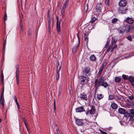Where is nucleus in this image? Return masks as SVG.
Returning a JSON list of instances; mask_svg holds the SVG:
<instances>
[{
	"label": "nucleus",
	"instance_id": "nucleus-63",
	"mask_svg": "<svg viewBox=\"0 0 134 134\" xmlns=\"http://www.w3.org/2000/svg\"><path fill=\"white\" fill-rule=\"evenodd\" d=\"M114 49L113 48H111V49L110 50V51L111 52H112L114 51Z\"/></svg>",
	"mask_w": 134,
	"mask_h": 134
},
{
	"label": "nucleus",
	"instance_id": "nucleus-61",
	"mask_svg": "<svg viewBox=\"0 0 134 134\" xmlns=\"http://www.w3.org/2000/svg\"><path fill=\"white\" fill-rule=\"evenodd\" d=\"M23 120L24 123L25 122H27V121L26 120L25 118H23Z\"/></svg>",
	"mask_w": 134,
	"mask_h": 134
},
{
	"label": "nucleus",
	"instance_id": "nucleus-43",
	"mask_svg": "<svg viewBox=\"0 0 134 134\" xmlns=\"http://www.w3.org/2000/svg\"><path fill=\"white\" fill-rule=\"evenodd\" d=\"M128 97L129 99L131 100H132L134 98L133 96V94L131 95L130 96H129Z\"/></svg>",
	"mask_w": 134,
	"mask_h": 134
},
{
	"label": "nucleus",
	"instance_id": "nucleus-31",
	"mask_svg": "<svg viewBox=\"0 0 134 134\" xmlns=\"http://www.w3.org/2000/svg\"><path fill=\"white\" fill-rule=\"evenodd\" d=\"M130 115V116H131L132 117H134V109H131Z\"/></svg>",
	"mask_w": 134,
	"mask_h": 134
},
{
	"label": "nucleus",
	"instance_id": "nucleus-42",
	"mask_svg": "<svg viewBox=\"0 0 134 134\" xmlns=\"http://www.w3.org/2000/svg\"><path fill=\"white\" fill-rule=\"evenodd\" d=\"M126 38L129 40H130V41H132V36L131 35H129Z\"/></svg>",
	"mask_w": 134,
	"mask_h": 134
},
{
	"label": "nucleus",
	"instance_id": "nucleus-35",
	"mask_svg": "<svg viewBox=\"0 0 134 134\" xmlns=\"http://www.w3.org/2000/svg\"><path fill=\"white\" fill-rule=\"evenodd\" d=\"M115 96L112 95H110L109 96V99L110 100H111L114 98Z\"/></svg>",
	"mask_w": 134,
	"mask_h": 134
},
{
	"label": "nucleus",
	"instance_id": "nucleus-25",
	"mask_svg": "<svg viewBox=\"0 0 134 134\" xmlns=\"http://www.w3.org/2000/svg\"><path fill=\"white\" fill-rule=\"evenodd\" d=\"M129 122L130 124L132 126H134V119L132 118L130 119V120L129 121Z\"/></svg>",
	"mask_w": 134,
	"mask_h": 134
},
{
	"label": "nucleus",
	"instance_id": "nucleus-14",
	"mask_svg": "<svg viewBox=\"0 0 134 134\" xmlns=\"http://www.w3.org/2000/svg\"><path fill=\"white\" fill-rule=\"evenodd\" d=\"M126 22L129 24H132L134 22V20L132 18L127 17L125 20Z\"/></svg>",
	"mask_w": 134,
	"mask_h": 134
},
{
	"label": "nucleus",
	"instance_id": "nucleus-41",
	"mask_svg": "<svg viewBox=\"0 0 134 134\" xmlns=\"http://www.w3.org/2000/svg\"><path fill=\"white\" fill-rule=\"evenodd\" d=\"M88 3H87L86 5V8H85L84 10V12H85V13H86L88 11Z\"/></svg>",
	"mask_w": 134,
	"mask_h": 134
},
{
	"label": "nucleus",
	"instance_id": "nucleus-24",
	"mask_svg": "<svg viewBox=\"0 0 134 134\" xmlns=\"http://www.w3.org/2000/svg\"><path fill=\"white\" fill-rule=\"evenodd\" d=\"M89 58L91 60L93 61H95L96 59L95 55L94 54L91 55Z\"/></svg>",
	"mask_w": 134,
	"mask_h": 134
},
{
	"label": "nucleus",
	"instance_id": "nucleus-40",
	"mask_svg": "<svg viewBox=\"0 0 134 134\" xmlns=\"http://www.w3.org/2000/svg\"><path fill=\"white\" fill-rule=\"evenodd\" d=\"M54 111L53 112L55 113L56 111V102H54L53 104Z\"/></svg>",
	"mask_w": 134,
	"mask_h": 134
},
{
	"label": "nucleus",
	"instance_id": "nucleus-4",
	"mask_svg": "<svg viewBox=\"0 0 134 134\" xmlns=\"http://www.w3.org/2000/svg\"><path fill=\"white\" fill-rule=\"evenodd\" d=\"M118 9V12L122 14H126L127 11V7L125 6L119 7Z\"/></svg>",
	"mask_w": 134,
	"mask_h": 134
},
{
	"label": "nucleus",
	"instance_id": "nucleus-19",
	"mask_svg": "<svg viewBox=\"0 0 134 134\" xmlns=\"http://www.w3.org/2000/svg\"><path fill=\"white\" fill-rule=\"evenodd\" d=\"M79 43L78 45L75 46L72 49V51L73 53H75L78 50L79 47Z\"/></svg>",
	"mask_w": 134,
	"mask_h": 134
},
{
	"label": "nucleus",
	"instance_id": "nucleus-33",
	"mask_svg": "<svg viewBox=\"0 0 134 134\" xmlns=\"http://www.w3.org/2000/svg\"><path fill=\"white\" fill-rule=\"evenodd\" d=\"M122 78L125 80H126L128 79V76L125 75L123 74L122 76Z\"/></svg>",
	"mask_w": 134,
	"mask_h": 134
},
{
	"label": "nucleus",
	"instance_id": "nucleus-64",
	"mask_svg": "<svg viewBox=\"0 0 134 134\" xmlns=\"http://www.w3.org/2000/svg\"><path fill=\"white\" fill-rule=\"evenodd\" d=\"M131 36H132V38H134V33L131 35Z\"/></svg>",
	"mask_w": 134,
	"mask_h": 134
},
{
	"label": "nucleus",
	"instance_id": "nucleus-10",
	"mask_svg": "<svg viewBox=\"0 0 134 134\" xmlns=\"http://www.w3.org/2000/svg\"><path fill=\"white\" fill-rule=\"evenodd\" d=\"M96 110L95 107L94 105H92L91 109L89 110L90 114L91 115H94L96 114Z\"/></svg>",
	"mask_w": 134,
	"mask_h": 134
},
{
	"label": "nucleus",
	"instance_id": "nucleus-37",
	"mask_svg": "<svg viewBox=\"0 0 134 134\" xmlns=\"http://www.w3.org/2000/svg\"><path fill=\"white\" fill-rule=\"evenodd\" d=\"M31 30L30 29H29L28 30L27 32V35L28 36L30 37V36L31 35Z\"/></svg>",
	"mask_w": 134,
	"mask_h": 134
},
{
	"label": "nucleus",
	"instance_id": "nucleus-32",
	"mask_svg": "<svg viewBox=\"0 0 134 134\" xmlns=\"http://www.w3.org/2000/svg\"><path fill=\"white\" fill-rule=\"evenodd\" d=\"M103 66L101 67L99 69V71L98 72V76H100V74H101L102 72V71L103 70Z\"/></svg>",
	"mask_w": 134,
	"mask_h": 134
},
{
	"label": "nucleus",
	"instance_id": "nucleus-18",
	"mask_svg": "<svg viewBox=\"0 0 134 134\" xmlns=\"http://www.w3.org/2000/svg\"><path fill=\"white\" fill-rule=\"evenodd\" d=\"M69 3V0H66L62 9L65 10Z\"/></svg>",
	"mask_w": 134,
	"mask_h": 134
},
{
	"label": "nucleus",
	"instance_id": "nucleus-48",
	"mask_svg": "<svg viewBox=\"0 0 134 134\" xmlns=\"http://www.w3.org/2000/svg\"><path fill=\"white\" fill-rule=\"evenodd\" d=\"M56 79L58 80L59 79V73H57L56 75Z\"/></svg>",
	"mask_w": 134,
	"mask_h": 134
},
{
	"label": "nucleus",
	"instance_id": "nucleus-49",
	"mask_svg": "<svg viewBox=\"0 0 134 134\" xmlns=\"http://www.w3.org/2000/svg\"><path fill=\"white\" fill-rule=\"evenodd\" d=\"M111 49V47H110V46H109L108 49L107 50L106 52H109L110 51Z\"/></svg>",
	"mask_w": 134,
	"mask_h": 134
},
{
	"label": "nucleus",
	"instance_id": "nucleus-59",
	"mask_svg": "<svg viewBox=\"0 0 134 134\" xmlns=\"http://www.w3.org/2000/svg\"><path fill=\"white\" fill-rule=\"evenodd\" d=\"M57 23H60L61 20H60V21L59 22V21H58L59 18H58V17H57Z\"/></svg>",
	"mask_w": 134,
	"mask_h": 134
},
{
	"label": "nucleus",
	"instance_id": "nucleus-8",
	"mask_svg": "<svg viewBox=\"0 0 134 134\" xmlns=\"http://www.w3.org/2000/svg\"><path fill=\"white\" fill-rule=\"evenodd\" d=\"M91 69L89 66L85 67L83 71V75L86 76V74H88L90 70Z\"/></svg>",
	"mask_w": 134,
	"mask_h": 134
},
{
	"label": "nucleus",
	"instance_id": "nucleus-9",
	"mask_svg": "<svg viewBox=\"0 0 134 134\" xmlns=\"http://www.w3.org/2000/svg\"><path fill=\"white\" fill-rule=\"evenodd\" d=\"M103 8V5L101 3H98L96 7V10L97 12H101Z\"/></svg>",
	"mask_w": 134,
	"mask_h": 134
},
{
	"label": "nucleus",
	"instance_id": "nucleus-1",
	"mask_svg": "<svg viewBox=\"0 0 134 134\" xmlns=\"http://www.w3.org/2000/svg\"><path fill=\"white\" fill-rule=\"evenodd\" d=\"M94 84V87L95 88V93L100 86H103L105 88H107L109 86V84L107 82H104L102 77H101L98 80L97 79H96L95 80Z\"/></svg>",
	"mask_w": 134,
	"mask_h": 134
},
{
	"label": "nucleus",
	"instance_id": "nucleus-62",
	"mask_svg": "<svg viewBox=\"0 0 134 134\" xmlns=\"http://www.w3.org/2000/svg\"><path fill=\"white\" fill-rule=\"evenodd\" d=\"M60 70V69H59L58 68V69H57V73H59V71Z\"/></svg>",
	"mask_w": 134,
	"mask_h": 134
},
{
	"label": "nucleus",
	"instance_id": "nucleus-26",
	"mask_svg": "<svg viewBox=\"0 0 134 134\" xmlns=\"http://www.w3.org/2000/svg\"><path fill=\"white\" fill-rule=\"evenodd\" d=\"M104 97V96L102 94H100L97 95V98L98 100H100L102 99Z\"/></svg>",
	"mask_w": 134,
	"mask_h": 134
},
{
	"label": "nucleus",
	"instance_id": "nucleus-7",
	"mask_svg": "<svg viewBox=\"0 0 134 134\" xmlns=\"http://www.w3.org/2000/svg\"><path fill=\"white\" fill-rule=\"evenodd\" d=\"M78 97L81 100H84L86 101L88 99L87 94H85L84 93H81Z\"/></svg>",
	"mask_w": 134,
	"mask_h": 134
},
{
	"label": "nucleus",
	"instance_id": "nucleus-47",
	"mask_svg": "<svg viewBox=\"0 0 134 134\" xmlns=\"http://www.w3.org/2000/svg\"><path fill=\"white\" fill-rule=\"evenodd\" d=\"M108 63V62L107 61L105 60L103 63V64L102 67H103V68H104V66H106Z\"/></svg>",
	"mask_w": 134,
	"mask_h": 134
},
{
	"label": "nucleus",
	"instance_id": "nucleus-5",
	"mask_svg": "<svg viewBox=\"0 0 134 134\" xmlns=\"http://www.w3.org/2000/svg\"><path fill=\"white\" fill-rule=\"evenodd\" d=\"M16 81L17 84L18 85L19 84V66L18 65L16 66Z\"/></svg>",
	"mask_w": 134,
	"mask_h": 134
},
{
	"label": "nucleus",
	"instance_id": "nucleus-28",
	"mask_svg": "<svg viewBox=\"0 0 134 134\" xmlns=\"http://www.w3.org/2000/svg\"><path fill=\"white\" fill-rule=\"evenodd\" d=\"M121 80V78L118 77H116L115 78V81L116 82H120Z\"/></svg>",
	"mask_w": 134,
	"mask_h": 134
},
{
	"label": "nucleus",
	"instance_id": "nucleus-17",
	"mask_svg": "<svg viewBox=\"0 0 134 134\" xmlns=\"http://www.w3.org/2000/svg\"><path fill=\"white\" fill-rule=\"evenodd\" d=\"M126 26H124L122 28L119 29H118V31L120 34H123L126 31Z\"/></svg>",
	"mask_w": 134,
	"mask_h": 134
},
{
	"label": "nucleus",
	"instance_id": "nucleus-36",
	"mask_svg": "<svg viewBox=\"0 0 134 134\" xmlns=\"http://www.w3.org/2000/svg\"><path fill=\"white\" fill-rule=\"evenodd\" d=\"M97 20V19L95 17H93L92 19H91V21H90V22L93 23L96 20Z\"/></svg>",
	"mask_w": 134,
	"mask_h": 134
},
{
	"label": "nucleus",
	"instance_id": "nucleus-15",
	"mask_svg": "<svg viewBox=\"0 0 134 134\" xmlns=\"http://www.w3.org/2000/svg\"><path fill=\"white\" fill-rule=\"evenodd\" d=\"M118 111L121 114H125L127 113L125 109L122 108H119L118 109Z\"/></svg>",
	"mask_w": 134,
	"mask_h": 134
},
{
	"label": "nucleus",
	"instance_id": "nucleus-11",
	"mask_svg": "<svg viewBox=\"0 0 134 134\" xmlns=\"http://www.w3.org/2000/svg\"><path fill=\"white\" fill-rule=\"evenodd\" d=\"M75 111L76 113H81L85 111V109L83 106L78 107L75 108Z\"/></svg>",
	"mask_w": 134,
	"mask_h": 134
},
{
	"label": "nucleus",
	"instance_id": "nucleus-54",
	"mask_svg": "<svg viewBox=\"0 0 134 134\" xmlns=\"http://www.w3.org/2000/svg\"><path fill=\"white\" fill-rule=\"evenodd\" d=\"M13 99H14V100L15 102H17L18 100L17 99V98L15 95H14L13 96Z\"/></svg>",
	"mask_w": 134,
	"mask_h": 134
},
{
	"label": "nucleus",
	"instance_id": "nucleus-53",
	"mask_svg": "<svg viewBox=\"0 0 134 134\" xmlns=\"http://www.w3.org/2000/svg\"><path fill=\"white\" fill-rule=\"evenodd\" d=\"M85 113L87 115L90 114V111L89 110H86L85 111Z\"/></svg>",
	"mask_w": 134,
	"mask_h": 134
},
{
	"label": "nucleus",
	"instance_id": "nucleus-45",
	"mask_svg": "<svg viewBox=\"0 0 134 134\" xmlns=\"http://www.w3.org/2000/svg\"><path fill=\"white\" fill-rule=\"evenodd\" d=\"M20 27L21 31H24V28L23 27L22 25V23H21V21H20Z\"/></svg>",
	"mask_w": 134,
	"mask_h": 134
},
{
	"label": "nucleus",
	"instance_id": "nucleus-13",
	"mask_svg": "<svg viewBox=\"0 0 134 134\" xmlns=\"http://www.w3.org/2000/svg\"><path fill=\"white\" fill-rule=\"evenodd\" d=\"M116 41L114 39H112V40L111 44L109 46L111 48H113L114 49H116L117 47V45L116 43Z\"/></svg>",
	"mask_w": 134,
	"mask_h": 134
},
{
	"label": "nucleus",
	"instance_id": "nucleus-46",
	"mask_svg": "<svg viewBox=\"0 0 134 134\" xmlns=\"http://www.w3.org/2000/svg\"><path fill=\"white\" fill-rule=\"evenodd\" d=\"M7 14L6 13H4V21H6L7 20Z\"/></svg>",
	"mask_w": 134,
	"mask_h": 134
},
{
	"label": "nucleus",
	"instance_id": "nucleus-55",
	"mask_svg": "<svg viewBox=\"0 0 134 134\" xmlns=\"http://www.w3.org/2000/svg\"><path fill=\"white\" fill-rule=\"evenodd\" d=\"M4 92H2L1 94V96L0 98H4Z\"/></svg>",
	"mask_w": 134,
	"mask_h": 134
},
{
	"label": "nucleus",
	"instance_id": "nucleus-38",
	"mask_svg": "<svg viewBox=\"0 0 134 134\" xmlns=\"http://www.w3.org/2000/svg\"><path fill=\"white\" fill-rule=\"evenodd\" d=\"M65 10L62 9L61 10V14L63 17L64 16L65 12Z\"/></svg>",
	"mask_w": 134,
	"mask_h": 134
},
{
	"label": "nucleus",
	"instance_id": "nucleus-20",
	"mask_svg": "<svg viewBox=\"0 0 134 134\" xmlns=\"http://www.w3.org/2000/svg\"><path fill=\"white\" fill-rule=\"evenodd\" d=\"M6 42V40L4 39V38L3 39V46L2 50V52L3 53H4L5 52V47Z\"/></svg>",
	"mask_w": 134,
	"mask_h": 134
},
{
	"label": "nucleus",
	"instance_id": "nucleus-23",
	"mask_svg": "<svg viewBox=\"0 0 134 134\" xmlns=\"http://www.w3.org/2000/svg\"><path fill=\"white\" fill-rule=\"evenodd\" d=\"M111 108L113 109H115L118 108V105L115 103H112L111 105Z\"/></svg>",
	"mask_w": 134,
	"mask_h": 134
},
{
	"label": "nucleus",
	"instance_id": "nucleus-16",
	"mask_svg": "<svg viewBox=\"0 0 134 134\" xmlns=\"http://www.w3.org/2000/svg\"><path fill=\"white\" fill-rule=\"evenodd\" d=\"M60 24V23H58L56 24L57 30L59 34H60L61 33Z\"/></svg>",
	"mask_w": 134,
	"mask_h": 134
},
{
	"label": "nucleus",
	"instance_id": "nucleus-57",
	"mask_svg": "<svg viewBox=\"0 0 134 134\" xmlns=\"http://www.w3.org/2000/svg\"><path fill=\"white\" fill-rule=\"evenodd\" d=\"M122 98L120 97H117V99H116V100H121Z\"/></svg>",
	"mask_w": 134,
	"mask_h": 134
},
{
	"label": "nucleus",
	"instance_id": "nucleus-58",
	"mask_svg": "<svg viewBox=\"0 0 134 134\" xmlns=\"http://www.w3.org/2000/svg\"><path fill=\"white\" fill-rule=\"evenodd\" d=\"M56 131L57 132V133L58 134H59V133L58 132H59V130L58 129V128L57 126V127L56 128Z\"/></svg>",
	"mask_w": 134,
	"mask_h": 134
},
{
	"label": "nucleus",
	"instance_id": "nucleus-44",
	"mask_svg": "<svg viewBox=\"0 0 134 134\" xmlns=\"http://www.w3.org/2000/svg\"><path fill=\"white\" fill-rule=\"evenodd\" d=\"M19 17L20 19V21H21V23H22V20L23 18V14L21 12L19 14Z\"/></svg>",
	"mask_w": 134,
	"mask_h": 134
},
{
	"label": "nucleus",
	"instance_id": "nucleus-51",
	"mask_svg": "<svg viewBox=\"0 0 134 134\" xmlns=\"http://www.w3.org/2000/svg\"><path fill=\"white\" fill-rule=\"evenodd\" d=\"M79 34H80V32H79L77 35V37H78V39H79V43H80V37H79Z\"/></svg>",
	"mask_w": 134,
	"mask_h": 134
},
{
	"label": "nucleus",
	"instance_id": "nucleus-12",
	"mask_svg": "<svg viewBox=\"0 0 134 134\" xmlns=\"http://www.w3.org/2000/svg\"><path fill=\"white\" fill-rule=\"evenodd\" d=\"M118 4L119 7L126 6L127 4V2L126 0H120Z\"/></svg>",
	"mask_w": 134,
	"mask_h": 134
},
{
	"label": "nucleus",
	"instance_id": "nucleus-52",
	"mask_svg": "<svg viewBox=\"0 0 134 134\" xmlns=\"http://www.w3.org/2000/svg\"><path fill=\"white\" fill-rule=\"evenodd\" d=\"M109 1L108 0H106V1L105 2V4L106 5H109Z\"/></svg>",
	"mask_w": 134,
	"mask_h": 134
},
{
	"label": "nucleus",
	"instance_id": "nucleus-2",
	"mask_svg": "<svg viewBox=\"0 0 134 134\" xmlns=\"http://www.w3.org/2000/svg\"><path fill=\"white\" fill-rule=\"evenodd\" d=\"M83 32L84 34V40L86 41V45L88 44V36L89 32V30L87 28H85L83 30Z\"/></svg>",
	"mask_w": 134,
	"mask_h": 134
},
{
	"label": "nucleus",
	"instance_id": "nucleus-50",
	"mask_svg": "<svg viewBox=\"0 0 134 134\" xmlns=\"http://www.w3.org/2000/svg\"><path fill=\"white\" fill-rule=\"evenodd\" d=\"M60 65H60V63L58 62L57 63V65H56V67L57 68V69H58V67H59Z\"/></svg>",
	"mask_w": 134,
	"mask_h": 134
},
{
	"label": "nucleus",
	"instance_id": "nucleus-21",
	"mask_svg": "<svg viewBox=\"0 0 134 134\" xmlns=\"http://www.w3.org/2000/svg\"><path fill=\"white\" fill-rule=\"evenodd\" d=\"M126 31L127 32H129L131 31L132 30V27L131 26H126Z\"/></svg>",
	"mask_w": 134,
	"mask_h": 134
},
{
	"label": "nucleus",
	"instance_id": "nucleus-27",
	"mask_svg": "<svg viewBox=\"0 0 134 134\" xmlns=\"http://www.w3.org/2000/svg\"><path fill=\"white\" fill-rule=\"evenodd\" d=\"M4 98H0V104L1 105H2L3 108L4 106Z\"/></svg>",
	"mask_w": 134,
	"mask_h": 134
},
{
	"label": "nucleus",
	"instance_id": "nucleus-39",
	"mask_svg": "<svg viewBox=\"0 0 134 134\" xmlns=\"http://www.w3.org/2000/svg\"><path fill=\"white\" fill-rule=\"evenodd\" d=\"M1 80L3 81V80H4V75H3V71L2 70H1Z\"/></svg>",
	"mask_w": 134,
	"mask_h": 134
},
{
	"label": "nucleus",
	"instance_id": "nucleus-60",
	"mask_svg": "<svg viewBox=\"0 0 134 134\" xmlns=\"http://www.w3.org/2000/svg\"><path fill=\"white\" fill-rule=\"evenodd\" d=\"M109 43L108 42L106 44V45H105V46L106 47H108V46L109 45Z\"/></svg>",
	"mask_w": 134,
	"mask_h": 134
},
{
	"label": "nucleus",
	"instance_id": "nucleus-3",
	"mask_svg": "<svg viewBox=\"0 0 134 134\" xmlns=\"http://www.w3.org/2000/svg\"><path fill=\"white\" fill-rule=\"evenodd\" d=\"M88 79H87L86 76H81L80 77L79 82L80 83L84 85L88 83Z\"/></svg>",
	"mask_w": 134,
	"mask_h": 134
},
{
	"label": "nucleus",
	"instance_id": "nucleus-29",
	"mask_svg": "<svg viewBox=\"0 0 134 134\" xmlns=\"http://www.w3.org/2000/svg\"><path fill=\"white\" fill-rule=\"evenodd\" d=\"M129 81L132 82H134V78L133 77L130 76L128 77V79Z\"/></svg>",
	"mask_w": 134,
	"mask_h": 134
},
{
	"label": "nucleus",
	"instance_id": "nucleus-6",
	"mask_svg": "<svg viewBox=\"0 0 134 134\" xmlns=\"http://www.w3.org/2000/svg\"><path fill=\"white\" fill-rule=\"evenodd\" d=\"M74 119L75 123L79 126H82L83 125V120L82 119H79L75 117Z\"/></svg>",
	"mask_w": 134,
	"mask_h": 134
},
{
	"label": "nucleus",
	"instance_id": "nucleus-56",
	"mask_svg": "<svg viewBox=\"0 0 134 134\" xmlns=\"http://www.w3.org/2000/svg\"><path fill=\"white\" fill-rule=\"evenodd\" d=\"M100 131L101 132V133L102 134H108V133H107L101 130H100Z\"/></svg>",
	"mask_w": 134,
	"mask_h": 134
},
{
	"label": "nucleus",
	"instance_id": "nucleus-22",
	"mask_svg": "<svg viewBox=\"0 0 134 134\" xmlns=\"http://www.w3.org/2000/svg\"><path fill=\"white\" fill-rule=\"evenodd\" d=\"M51 19L50 18H49L48 19V32L49 33L51 32Z\"/></svg>",
	"mask_w": 134,
	"mask_h": 134
},
{
	"label": "nucleus",
	"instance_id": "nucleus-30",
	"mask_svg": "<svg viewBox=\"0 0 134 134\" xmlns=\"http://www.w3.org/2000/svg\"><path fill=\"white\" fill-rule=\"evenodd\" d=\"M118 20L117 18H113L112 19L111 22L113 24H115L117 22Z\"/></svg>",
	"mask_w": 134,
	"mask_h": 134
},
{
	"label": "nucleus",
	"instance_id": "nucleus-34",
	"mask_svg": "<svg viewBox=\"0 0 134 134\" xmlns=\"http://www.w3.org/2000/svg\"><path fill=\"white\" fill-rule=\"evenodd\" d=\"M59 93L58 94V96H60L61 93L62 87L61 86H60L58 88Z\"/></svg>",
	"mask_w": 134,
	"mask_h": 134
}]
</instances>
